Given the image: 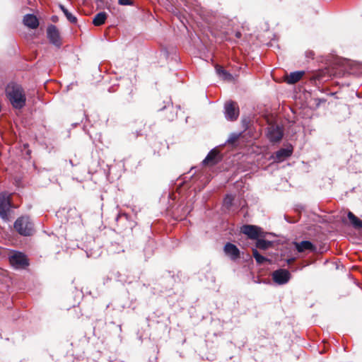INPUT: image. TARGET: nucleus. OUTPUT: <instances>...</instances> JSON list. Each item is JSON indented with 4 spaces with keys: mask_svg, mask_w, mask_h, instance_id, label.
Listing matches in <instances>:
<instances>
[{
    "mask_svg": "<svg viewBox=\"0 0 362 362\" xmlns=\"http://www.w3.org/2000/svg\"><path fill=\"white\" fill-rule=\"evenodd\" d=\"M305 72L301 71H294V72H291L288 76H287V78H286V82L289 84H293V83H296V82H298V81L300 80V78L303 77V76L304 75Z\"/></svg>",
    "mask_w": 362,
    "mask_h": 362,
    "instance_id": "obj_15",
    "label": "nucleus"
},
{
    "mask_svg": "<svg viewBox=\"0 0 362 362\" xmlns=\"http://www.w3.org/2000/svg\"><path fill=\"white\" fill-rule=\"evenodd\" d=\"M216 71L217 74L223 79H229L231 77V75L220 66H216Z\"/></svg>",
    "mask_w": 362,
    "mask_h": 362,
    "instance_id": "obj_21",
    "label": "nucleus"
},
{
    "mask_svg": "<svg viewBox=\"0 0 362 362\" xmlns=\"http://www.w3.org/2000/svg\"><path fill=\"white\" fill-rule=\"evenodd\" d=\"M348 218L356 228H362V221L358 218L353 213H348Z\"/></svg>",
    "mask_w": 362,
    "mask_h": 362,
    "instance_id": "obj_18",
    "label": "nucleus"
},
{
    "mask_svg": "<svg viewBox=\"0 0 362 362\" xmlns=\"http://www.w3.org/2000/svg\"><path fill=\"white\" fill-rule=\"evenodd\" d=\"M267 136L269 139L272 142L279 141L283 136L282 130L278 126H270L268 128Z\"/></svg>",
    "mask_w": 362,
    "mask_h": 362,
    "instance_id": "obj_9",
    "label": "nucleus"
},
{
    "mask_svg": "<svg viewBox=\"0 0 362 362\" xmlns=\"http://www.w3.org/2000/svg\"><path fill=\"white\" fill-rule=\"evenodd\" d=\"M23 23L30 29H35L39 25V21L34 14H26L23 16Z\"/></svg>",
    "mask_w": 362,
    "mask_h": 362,
    "instance_id": "obj_11",
    "label": "nucleus"
},
{
    "mask_svg": "<svg viewBox=\"0 0 362 362\" xmlns=\"http://www.w3.org/2000/svg\"><path fill=\"white\" fill-rule=\"evenodd\" d=\"M235 36L236 37L240 38L241 37V33L240 32H237L235 33Z\"/></svg>",
    "mask_w": 362,
    "mask_h": 362,
    "instance_id": "obj_26",
    "label": "nucleus"
},
{
    "mask_svg": "<svg viewBox=\"0 0 362 362\" xmlns=\"http://www.w3.org/2000/svg\"><path fill=\"white\" fill-rule=\"evenodd\" d=\"M106 18L107 13L105 12H100L94 17L93 23L96 26L101 25L105 22Z\"/></svg>",
    "mask_w": 362,
    "mask_h": 362,
    "instance_id": "obj_16",
    "label": "nucleus"
},
{
    "mask_svg": "<svg viewBox=\"0 0 362 362\" xmlns=\"http://www.w3.org/2000/svg\"><path fill=\"white\" fill-rule=\"evenodd\" d=\"M223 250L225 254L232 260H236L240 257L239 249L232 243H226L223 247Z\"/></svg>",
    "mask_w": 362,
    "mask_h": 362,
    "instance_id": "obj_10",
    "label": "nucleus"
},
{
    "mask_svg": "<svg viewBox=\"0 0 362 362\" xmlns=\"http://www.w3.org/2000/svg\"><path fill=\"white\" fill-rule=\"evenodd\" d=\"M8 259L10 264L16 269H25L29 265L28 258L21 252H13Z\"/></svg>",
    "mask_w": 362,
    "mask_h": 362,
    "instance_id": "obj_5",
    "label": "nucleus"
},
{
    "mask_svg": "<svg viewBox=\"0 0 362 362\" xmlns=\"http://www.w3.org/2000/svg\"><path fill=\"white\" fill-rule=\"evenodd\" d=\"M11 207V194L6 192L0 193V217L5 221H9Z\"/></svg>",
    "mask_w": 362,
    "mask_h": 362,
    "instance_id": "obj_3",
    "label": "nucleus"
},
{
    "mask_svg": "<svg viewBox=\"0 0 362 362\" xmlns=\"http://www.w3.org/2000/svg\"><path fill=\"white\" fill-rule=\"evenodd\" d=\"M293 260V259H288V263H290V262H291Z\"/></svg>",
    "mask_w": 362,
    "mask_h": 362,
    "instance_id": "obj_27",
    "label": "nucleus"
},
{
    "mask_svg": "<svg viewBox=\"0 0 362 362\" xmlns=\"http://www.w3.org/2000/svg\"><path fill=\"white\" fill-rule=\"evenodd\" d=\"M15 230L21 235L30 236L34 233L33 223L28 217H19L14 223Z\"/></svg>",
    "mask_w": 362,
    "mask_h": 362,
    "instance_id": "obj_2",
    "label": "nucleus"
},
{
    "mask_svg": "<svg viewBox=\"0 0 362 362\" xmlns=\"http://www.w3.org/2000/svg\"><path fill=\"white\" fill-rule=\"evenodd\" d=\"M241 232L250 239H257L262 236L261 228L252 225H245L241 228Z\"/></svg>",
    "mask_w": 362,
    "mask_h": 362,
    "instance_id": "obj_8",
    "label": "nucleus"
},
{
    "mask_svg": "<svg viewBox=\"0 0 362 362\" xmlns=\"http://www.w3.org/2000/svg\"><path fill=\"white\" fill-rule=\"evenodd\" d=\"M240 134H241L239 133H232L228 139V142L230 144L234 143L238 139V138L240 136Z\"/></svg>",
    "mask_w": 362,
    "mask_h": 362,
    "instance_id": "obj_22",
    "label": "nucleus"
},
{
    "mask_svg": "<svg viewBox=\"0 0 362 362\" xmlns=\"http://www.w3.org/2000/svg\"><path fill=\"white\" fill-rule=\"evenodd\" d=\"M220 160L218 151L216 149L211 150L203 160L204 165H214Z\"/></svg>",
    "mask_w": 362,
    "mask_h": 362,
    "instance_id": "obj_12",
    "label": "nucleus"
},
{
    "mask_svg": "<svg viewBox=\"0 0 362 362\" xmlns=\"http://www.w3.org/2000/svg\"><path fill=\"white\" fill-rule=\"evenodd\" d=\"M6 95L13 108L20 110L25 105L26 97L21 85L8 83L6 88Z\"/></svg>",
    "mask_w": 362,
    "mask_h": 362,
    "instance_id": "obj_1",
    "label": "nucleus"
},
{
    "mask_svg": "<svg viewBox=\"0 0 362 362\" xmlns=\"http://www.w3.org/2000/svg\"><path fill=\"white\" fill-rule=\"evenodd\" d=\"M47 39L49 42L59 49L62 45V37L59 30L54 25H49L47 28Z\"/></svg>",
    "mask_w": 362,
    "mask_h": 362,
    "instance_id": "obj_4",
    "label": "nucleus"
},
{
    "mask_svg": "<svg viewBox=\"0 0 362 362\" xmlns=\"http://www.w3.org/2000/svg\"><path fill=\"white\" fill-rule=\"evenodd\" d=\"M296 248L299 252H304L305 250L313 251L315 249L313 243L308 240H304L300 243H295Z\"/></svg>",
    "mask_w": 362,
    "mask_h": 362,
    "instance_id": "obj_13",
    "label": "nucleus"
},
{
    "mask_svg": "<svg viewBox=\"0 0 362 362\" xmlns=\"http://www.w3.org/2000/svg\"><path fill=\"white\" fill-rule=\"evenodd\" d=\"M59 8L63 12L66 19L71 23H76L77 22V18L73 15L71 12L69 11L67 8H66L63 5H59Z\"/></svg>",
    "mask_w": 362,
    "mask_h": 362,
    "instance_id": "obj_17",
    "label": "nucleus"
},
{
    "mask_svg": "<svg viewBox=\"0 0 362 362\" xmlns=\"http://www.w3.org/2000/svg\"><path fill=\"white\" fill-rule=\"evenodd\" d=\"M52 21L53 22H57V21H58V17H57V16H53L52 17Z\"/></svg>",
    "mask_w": 362,
    "mask_h": 362,
    "instance_id": "obj_25",
    "label": "nucleus"
},
{
    "mask_svg": "<svg viewBox=\"0 0 362 362\" xmlns=\"http://www.w3.org/2000/svg\"><path fill=\"white\" fill-rule=\"evenodd\" d=\"M224 115L227 120H236L239 115V109L236 103L232 101H228L224 105Z\"/></svg>",
    "mask_w": 362,
    "mask_h": 362,
    "instance_id": "obj_6",
    "label": "nucleus"
},
{
    "mask_svg": "<svg viewBox=\"0 0 362 362\" xmlns=\"http://www.w3.org/2000/svg\"><path fill=\"white\" fill-rule=\"evenodd\" d=\"M292 153L291 148H281L279 151H276L275 153V159L276 160L281 162L289 157Z\"/></svg>",
    "mask_w": 362,
    "mask_h": 362,
    "instance_id": "obj_14",
    "label": "nucleus"
},
{
    "mask_svg": "<svg viewBox=\"0 0 362 362\" xmlns=\"http://www.w3.org/2000/svg\"><path fill=\"white\" fill-rule=\"evenodd\" d=\"M252 255L254 258L255 259L256 262L258 264H263L265 262H267L268 259L264 257V256L261 255L257 249L253 248L252 249Z\"/></svg>",
    "mask_w": 362,
    "mask_h": 362,
    "instance_id": "obj_20",
    "label": "nucleus"
},
{
    "mask_svg": "<svg viewBox=\"0 0 362 362\" xmlns=\"http://www.w3.org/2000/svg\"><path fill=\"white\" fill-rule=\"evenodd\" d=\"M118 2L120 5H124V6H128V5L132 4V3L130 0H119Z\"/></svg>",
    "mask_w": 362,
    "mask_h": 362,
    "instance_id": "obj_24",
    "label": "nucleus"
},
{
    "mask_svg": "<svg viewBox=\"0 0 362 362\" xmlns=\"http://www.w3.org/2000/svg\"><path fill=\"white\" fill-rule=\"evenodd\" d=\"M233 201V196L227 195L224 199V204L228 208L230 206H231Z\"/></svg>",
    "mask_w": 362,
    "mask_h": 362,
    "instance_id": "obj_23",
    "label": "nucleus"
},
{
    "mask_svg": "<svg viewBox=\"0 0 362 362\" xmlns=\"http://www.w3.org/2000/svg\"><path fill=\"white\" fill-rule=\"evenodd\" d=\"M272 279L277 284H285L291 279V274L287 269H279L272 273Z\"/></svg>",
    "mask_w": 362,
    "mask_h": 362,
    "instance_id": "obj_7",
    "label": "nucleus"
},
{
    "mask_svg": "<svg viewBox=\"0 0 362 362\" xmlns=\"http://www.w3.org/2000/svg\"><path fill=\"white\" fill-rule=\"evenodd\" d=\"M272 245V243L271 241L265 240L263 239H259L256 243L257 247L262 250H266L269 248Z\"/></svg>",
    "mask_w": 362,
    "mask_h": 362,
    "instance_id": "obj_19",
    "label": "nucleus"
}]
</instances>
